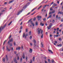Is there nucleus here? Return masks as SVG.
Segmentation results:
<instances>
[{
	"instance_id": "55",
	"label": "nucleus",
	"mask_w": 63,
	"mask_h": 63,
	"mask_svg": "<svg viewBox=\"0 0 63 63\" xmlns=\"http://www.w3.org/2000/svg\"><path fill=\"white\" fill-rule=\"evenodd\" d=\"M21 29H22V26H21L20 28Z\"/></svg>"
},
{
	"instance_id": "6",
	"label": "nucleus",
	"mask_w": 63,
	"mask_h": 63,
	"mask_svg": "<svg viewBox=\"0 0 63 63\" xmlns=\"http://www.w3.org/2000/svg\"><path fill=\"white\" fill-rule=\"evenodd\" d=\"M23 11V9H22L21 11L19 12L18 13V14H17V15H19L20 13H21V12Z\"/></svg>"
},
{
	"instance_id": "1",
	"label": "nucleus",
	"mask_w": 63,
	"mask_h": 63,
	"mask_svg": "<svg viewBox=\"0 0 63 63\" xmlns=\"http://www.w3.org/2000/svg\"><path fill=\"white\" fill-rule=\"evenodd\" d=\"M28 35V34L27 33L25 35V33H23V38H24L25 37V38L26 39V37Z\"/></svg>"
},
{
	"instance_id": "33",
	"label": "nucleus",
	"mask_w": 63,
	"mask_h": 63,
	"mask_svg": "<svg viewBox=\"0 0 63 63\" xmlns=\"http://www.w3.org/2000/svg\"><path fill=\"white\" fill-rule=\"evenodd\" d=\"M35 13H36V12H35V11L33 12V13L32 14V15H34V14H35Z\"/></svg>"
},
{
	"instance_id": "39",
	"label": "nucleus",
	"mask_w": 63,
	"mask_h": 63,
	"mask_svg": "<svg viewBox=\"0 0 63 63\" xmlns=\"http://www.w3.org/2000/svg\"><path fill=\"white\" fill-rule=\"evenodd\" d=\"M7 40H5V41L4 42V43H3V45H4L5 44V42H6V41H7Z\"/></svg>"
},
{
	"instance_id": "27",
	"label": "nucleus",
	"mask_w": 63,
	"mask_h": 63,
	"mask_svg": "<svg viewBox=\"0 0 63 63\" xmlns=\"http://www.w3.org/2000/svg\"><path fill=\"white\" fill-rule=\"evenodd\" d=\"M42 6L41 5L39 8H38L37 10H39V9H40V8H41V7H42Z\"/></svg>"
},
{
	"instance_id": "60",
	"label": "nucleus",
	"mask_w": 63,
	"mask_h": 63,
	"mask_svg": "<svg viewBox=\"0 0 63 63\" xmlns=\"http://www.w3.org/2000/svg\"><path fill=\"white\" fill-rule=\"evenodd\" d=\"M47 14L45 16V17H47Z\"/></svg>"
},
{
	"instance_id": "32",
	"label": "nucleus",
	"mask_w": 63,
	"mask_h": 63,
	"mask_svg": "<svg viewBox=\"0 0 63 63\" xmlns=\"http://www.w3.org/2000/svg\"><path fill=\"white\" fill-rule=\"evenodd\" d=\"M12 22H11L8 25H10V24H11V23H12Z\"/></svg>"
},
{
	"instance_id": "61",
	"label": "nucleus",
	"mask_w": 63,
	"mask_h": 63,
	"mask_svg": "<svg viewBox=\"0 0 63 63\" xmlns=\"http://www.w3.org/2000/svg\"><path fill=\"white\" fill-rule=\"evenodd\" d=\"M58 18V15H57L56 16V18Z\"/></svg>"
},
{
	"instance_id": "62",
	"label": "nucleus",
	"mask_w": 63,
	"mask_h": 63,
	"mask_svg": "<svg viewBox=\"0 0 63 63\" xmlns=\"http://www.w3.org/2000/svg\"><path fill=\"white\" fill-rule=\"evenodd\" d=\"M59 40L60 41H61V38H60L59 39Z\"/></svg>"
},
{
	"instance_id": "14",
	"label": "nucleus",
	"mask_w": 63,
	"mask_h": 63,
	"mask_svg": "<svg viewBox=\"0 0 63 63\" xmlns=\"http://www.w3.org/2000/svg\"><path fill=\"white\" fill-rule=\"evenodd\" d=\"M20 49V48L19 47H18L16 48V50H19Z\"/></svg>"
},
{
	"instance_id": "31",
	"label": "nucleus",
	"mask_w": 63,
	"mask_h": 63,
	"mask_svg": "<svg viewBox=\"0 0 63 63\" xmlns=\"http://www.w3.org/2000/svg\"><path fill=\"white\" fill-rule=\"evenodd\" d=\"M35 57H33V61H34L35 60Z\"/></svg>"
},
{
	"instance_id": "11",
	"label": "nucleus",
	"mask_w": 63,
	"mask_h": 63,
	"mask_svg": "<svg viewBox=\"0 0 63 63\" xmlns=\"http://www.w3.org/2000/svg\"><path fill=\"white\" fill-rule=\"evenodd\" d=\"M40 31H42V29H40V30H39L38 31V34L40 33H41V32H40Z\"/></svg>"
},
{
	"instance_id": "2",
	"label": "nucleus",
	"mask_w": 63,
	"mask_h": 63,
	"mask_svg": "<svg viewBox=\"0 0 63 63\" xmlns=\"http://www.w3.org/2000/svg\"><path fill=\"white\" fill-rule=\"evenodd\" d=\"M6 26V25H5L3 27H1L0 28V33H1V31H2V30H3V29L4 28H5V26Z\"/></svg>"
},
{
	"instance_id": "51",
	"label": "nucleus",
	"mask_w": 63,
	"mask_h": 63,
	"mask_svg": "<svg viewBox=\"0 0 63 63\" xmlns=\"http://www.w3.org/2000/svg\"><path fill=\"white\" fill-rule=\"evenodd\" d=\"M4 48H5V47H3L2 48V49H3V50H4Z\"/></svg>"
},
{
	"instance_id": "24",
	"label": "nucleus",
	"mask_w": 63,
	"mask_h": 63,
	"mask_svg": "<svg viewBox=\"0 0 63 63\" xmlns=\"http://www.w3.org/2000/svg\"><path fill=\"white\" fill-rule=\"evenodd\" d=\"M13 1H14V0H12L11 1H10L9 2V3H12V2H13Z\"/></svg>"
},
{
	"instance_id": "8",
	"label": "nucleus",
	"mask_w": 63,
	"mask_h": 63,
	"mask_svg": "<svg viewBox=\"0 0 63 63\" xmlns=\"http://www.w3.org/2000/svg\"><path fill=\"white\" fill-rule=\"evenodd\" d=\"M6 50L8 51H10V50L8 48V46H6Z\"/></svg>"
},
{
	"instance_id": "23",
	"label": "nucleus",
	"mask_w": 63,
	"mask_h": 63,
	"mask_svg": "<svg viewBox=\"0 0 63 63\" xmlns=\"http://www.w3.org/2000/svg\"><path fill=\"white\" fill-rule=\"evenodd\" d=\"M63 13H62V12H59L58 13V14H62Z\"/></svg>"
},
{
	"instance_id": "16",
	"label": "nucleus",
	"mask_w": 63,
	"mask_h": 63,
	"mask_svg": "<svg viewBox=\"0 0 63 63\" xmlns=\"http://www.w3.org/2000/svg\"><path fill=\"white\" fill-rule=\"evenodd\" d=\"M33 42L34 44H35L36 43V40H33Z\"/></svg>"
},
{
	"instance_id": "53",
	"label": "nucleus",
	"mask_w": 63,
	"mask_h": 63,
	"mask_svg": "<svg viewBox=\"0 0 63 63\" xmlns=\"http://www.w3.org/2000/svg\"><path fill=\"white\" fill-rule=\"evenodd\" d=\"M59 28H57V31H59Z\"/></svg>"
},
{
	"instance_id": "44",
	"label": "nucleus",
	"mask_w": 63,
	"mask_h": 63,
	"mask_svg": "<svg viewBox=\"0 0 63 63\" xmlns=\"http://www.w3.org/2000/svg\"><path fill=\"white\" fill-rule=\"evenodd\" d=\"M19 57H17V60H19Z\"/></svg>"
},
{
	"instance_id": "43",
	"label": "nucleus",
	"mask_w": 63,
	"mask_h": 63,
	"mask_svg": "<svg viewBox=\"0 0 63 63\" xmlns=\"http://www.w3.org/2000/svg\"><path fill=\"white\" fill-rule=\"evenodd\" d=\"M43 32V31L42 30H41V34H42H42H43L42 33Z\"/></svg>"
},
{
	"instance_id": "49",
	"label": "nucleus",
	"mask_w": 63,
	"mask_h": 63,
	"mask_svg": "<svg viewBox=\"0 0 63 63\" xmlns=\"http://www.w3.org/2000/svg\"><path fill=\"white\" fill-rule=\"evenodd\" d=\"M26 61H27V57H26Z\"/></svg>"
},
{
	"instance_id": "50",
	"label": "nucleus",
	"mask_w": 63,
	"mask_h": 63,
	"mask_svg": "<svg viewBox=\"0 0 63 63\" xmlns=\"http://www.w3.org/2000/svg\"><path fill=\"white\" fill-rule=\"evenodd\" d=\"M34 47H36V44H34Z\"/></svg>"
},
{
	"instance_id": "20",
	"label": "nucleus",
	"mask_w": 63,
	"mask_h": 63,
	"mask_svg": "<svg viewBox=\"0 0 63 63\" xmlns=\"http://www.w3.org/2000/svg\"><path fill=\"white\" fill-rule=\"evenodd\" d=\"M32 19H30V20L28 22V23H29V22L31 21V20H32Z\"/></svg>"
},
{
	"instance_id": "29",
	"label": "nucleus",
	"mask_w": 63,
	"mask_h": 63,
	"mask_svg": "<svg viewBox=\"0 0 63 63\" xmlns=\"http://www.w3.org/2000/svg\"><path fill=\"white\" fill-rule=\"evenodd\" d=\"M41 46H41V47H43V43H41Z\"/></svg>"
},
{
	"instance_id": "7",
	"label": "nucleus",
	"mask_w": 63,
	"mask_h": 63,
	"mask_svg": "<svg viewBox=\"0 0 63 63\" xmlns=\"http://www.w3.org/2000/svg\"><path fill=\"white\" fill-rule=\"evenodd\" d=\"M37 18L38 19V20H39L41 18V16H38L37 17Z\"/></svg>"
},
{
	"instance_id": "19",
	"label": "nucleus",
	"mask_w": 63,
	"mask_h": 63,
	"mask_svg": "<svg viewBox=\"0 0 63 63\" xmlns=\"http://www.w3.org/2000/svg\"><path fill=\"white\" fill-rule=\"evenodd\" d=\"M27 6H28V5H25V6L24 7H23V8H26V7H27Z\"/></svg>"
},
{
	"instance_id": "17",
	"label": "nucleus",
	"mask_w": 63,
	"mask_h": 63,
	"mask_svg": "<svg viewBox=\"0 0 63 63\" xmlns=\"http://www.w3.org/2000/svg\"><path fill=\"white\" fill-rule=\"evenodd\" d=\"M22 57L23 59H24V58H25V56L24 55V54H23V55L22 56Z\"/></svg>"
},
{
	"instance_id": "41",
	"label": "nucleus",
	"mask_w": 63,
	"mask_h": 63,
	"mask_svg": "<svg viewBox=\"0 0 63 63\" xmlns=\"http://www.w3.org/2000/svg\"><path fill=\"white\" fill-rule=\"evenodd\" d=\"M21 49H23V46H22L21 48Z\"/></svg>"
},
{
	"instance_id": "36",
	"label": "nucleus",
	"mask_w": 63,
	"mask_h": 63,
	"mask_svg": "<svg viewBox=\"0 0 63 63\" xmlns=\"http://www.w3.org/2000/svg\"><path fill=\"white\" fill-rule=\"evenodd\" d=\"M52 10H53V9L52 8V7L50 9V11H51V10L52 11Z\"/></svg>"
},
{
	"instance_id": "48",
	"label": "nucleus",
	"mask_w": 63,
	"mask_h": 63,
	"mask_svg": "<svg viewBox=\"0 0 63 63\" xmlns=\"http://www.w3.org/2000/svg\"><path fill=\"white\" fill-rule=\"evenodd\" d=\"M43 20L44 21H46V18H45L43 19Z\"/></svg>"
},
{
	"instance_id": "37",
	"label": "nucleus",
	"mask_w": 63,
	"mask_h": 63,
	"mask_svg": "<svg viewBox=\"0 0 63 63\" xmlns=\"http://www.w3.org/2000/svg\"><path fill=\"white\" fill-rule=\"evenodd\" d=\"M52 63H54V61L53 60H52Z\"/></svg>"
},
{
	"instance_id": "54",
	"label": "nucleus",
	"mask_w": 63,
	"mask_h": 63,
	"mask_svg": "<svg viewBox=\"0 0 63 63\" xmlns=\"http://www.w3.org/2000/svg\"><path fill=\"white\" fill-rule=\"evenodd\" d=\"M7 3H8L7 2H5L4 3V4H7Z\"/></svg>"
},
{
	"instance_id": "25",
	"label": "nucleus",
	"mask_w": 63,
	"mask_h": 63,
	"mask_svg": "<svg viewBox=\"0 0 63 63\" xmlns=\"http://www.w3.org/2000/svg\"><path fill=\"white\" fill-rule=\"evenodd\" d=\"M43 35H44V34H42L41 36V38L42 39H43Z\"/></svg>"
},
{
	"instance_id": "10",
	"label": "nucleus",
	"mask_w": 63,
	"mask_h": 63,
	"mask_svg": "<svg viewBox=\"0 0 63 63\" xmlns=\"http://www.w3.org/2000/svg\"><path fill=\"white\" fill-rule=\"evenodd\" d=\"M40 25L41 26H43L44 25V24H42V23H40Z\"/></svg>"
},
{
	"instance_id": "52",
	"label": "nucleus",
	"mask_w": 63,
	"mask_h": 63,
	"mask_svg": "<svg viewBox=\"0 0 63 63\" xmlns=\"http://www.w3.org/2000/svg\"><path fill=\"white\" fill-rule=\"evenodd\" d=\"M30 63H32V60H31V62Z\"/></svg>"
},
{
	"instance_id": "13",
	"label": "nucleus",
	"mask_w": 63,
	"mask_h": 63,
	"mask_svg": "<svg viewBox=\"0 0 63 63\" xmlns=\"http://www.w3.org/2000/svg\"><path fill=\"white\" fill-rule=\"evenodd\" d=\"M52 16V15H50L49 16V17L47 18V19H48L49 18H51Z\"/></svg>"
},
{
	"instance_id": "4",
	"label": "nucleus",
	"mask_w": 63,
	"mask_h": 63,
	"mask_svg": "<svg viewBox=\"0 0 63 63\" xmlns=\"http://www.w3.org/2000/svg\"><path fill=\"white\" fill-rule=\"evenodd\" d=\"M51 25L49 26V27H47V28L48 29H50V28H51V26H52V24L51 23L50 24Z\"/></svg>"
},
{
	"instance_id": "42",
	"label": "nucleus",
	"mask_w": 63,
	"mask_h": 63,
	"mask_svg": "<svg viewBox=\"0 0 63 63\" xmlns=\"http://www.w3.org/2000/svg\"><path fill=\"white\" fill-rule=\"evenodd\" d=\"M31 32H29V35H31Z\"/></svg>"
},
{
	"instance_id": "28",
	"label": "nucleus",
	"mask_w": 63,
	"mask_h": 63,
	"mask_svg": "<svg viewBox=\"0 0 63 63\" xmlns=\"http://www.w3.org/2000/svg\"><path fill=\"white\" fill-rule=\"evenodd\" d=\"M11 50H12V51H14V49H13V48L12 47V48H11Z\"/></svg>"
},
{
	"instance_id": "47",
	"label": "nucleus",
	"mask_w": 63,
	"mask_h": 63,
	"mask_svg": "<svg viewBox=\"0 0 63 63\" xmlns=\"http://www.w3.org/2000/svg\"><path fill=\"white\" fill-rule=\"evenodd\" d=\"M30 39H32V36H31L30 37Z\"/></svg>"
},
{
	"instance_id": "58",
	"label": "nucleus",
	"mask_w": 63,
	"mask_h": 63,
	"mask_svg": "<svg viewBox=\"0 0 63 63\" xmlns=\"http://www.w3.org/2000/svg\"><path fill=\"white\" fill-rule=\"evenodd\" d=\"M54 42H55L56 44H57V42L56 41H54Z\"/></svg>"
},
{
	"instance_id": "18",
	"label": "nucleus",
	"mask_w": 63,
	"mask_h": 63,
	"mask_svg": "<svg viewBox=\"0 0 63 63\" xmlns=\"http://www.w3.org/2000/svg\"><path fill=\"white\" fill-rule=\"evenodd\" d=\"M57 6V4L56 5L54 3L53 4V7H54V6Z\"/></svg>"
},
{
	"instance_id": "9",
	"label": "nucleus",
	"mask_w": 63,
	"mask_h": 63,
	"mask_svg": "<svg viewBox=\"0 0 63 63\" xmlns=\"http://www.w3.org/2000/svg\"><path fill=\"white\" fill-rule=\"evenodd\" d=\"M29 52L30 53H32V49H30L29 51Z\"/></svg>"
},
{
	"instance_id": "38",
	"label": "nucleus",
	"mask_w": 63,
	"mask_h": 63,
	"mask_svg": "<svg viewBox=\"0 0 63 63\" xmlns=\"http://www.w3.org/2000/svg\"><path fill=\"white\" fill-rule=\"evenodd\" d=\"M47 6V5L44 6L43 7V8L44 9V8H45V7H46Z\"/></svg>"
},
{
	"instance_id": "40",
	"label": "nucleus",
	"mask_w": 63,
	"mask_h": 63,
	"mask_svg": "<svg viewBox=\"0 0 63 63\" xmlns=\"http://www.w3.org/2000/svg\"><path fill=\"white\" fill-rule=\"evenodd\" d=\"M52 13H52V12H50L49 13V15H50L51 14H52Z\"/></svg>"
},
{
	"instance_id": "21",
	"label": "nucleus",
	"mask_w": 63,
	"mask_h": 63,
	"mask_svg": "<svg viewBox=\"0 0 63 63\" xmlns=\"http://www.w3.org/2000/svg\"><path fill=\"white\" fill-rule=\"evenodd\" d=\"M14 62H15L16 63H17V62L16 61V59H14Z\"/></svg>"
},
{
	"instance_id": "15",
	"label": "nucleus",
	"mask_w": 63,
	"mask_h": 63,
	"mask_svg": "<svg viewBox=\"0 0 63 63\" xmlns=\"http://www.w3.org/2000/svg\"><path fill=\"white\" fill-rule=\"evenodd\" d=\"M3 62H5V59L4 58H2Z\"/></svg>"
},
{
	"instance_id": "63",
	"label": "nucleus",
	"mask_w": 63,
	"mask_h": 63,
	"mask_svg": "<svg viewBox=\"0 0 63 63\" xmlns=\"http://www.w3.org/2000/svg\"><path fill=\"white\" fill-rule=\"evenodd\" d=\"M14 46H16V43L15 42L14 43Z\"/></svg>"
},
{
	"instance_id": "57",
	"label": "nucleus",
	"mask_w": 63,
	"mask_h": 63,
	"mask_svg": "<svg viewBox=\"0 0 63 63\" xmlns=\"http://www.w3.org/2000/svg\"><path fill=\"white\" fill-rule=\"evenodd\" d=\"M61 21H62V22H63V19H61Z\"/></svg>"
},
{
	"instance_id": "46",
	"label": "nucleus",
	"mask_w": 63,
	"mask_h": 63,
	"mask_svg": "<svg viewBox=\"0 0 63 63\" xmlns=\"http://www.w3.org/2000/svg\"><path fill=\"white\" fill-rule=\"evenodd\" d=\"M53 13H55V10H53V11L52 12Z\"/></svg>"
},
{
	"instance_id": "30",
	"label": "nucleus",
	"mask_w": 63,
	"mask_h": 63,
	"mask_svg": "<svg viewBox=\"0 0 63 63\" xmlns=\"http://www.w3.org/2000/svg\"><path fill=\"white\" fill-rule=\"evenodd\" d=\"M36 17H35L33 19V21H35V20H36Z\"/></svg>"
},
{
	"instance_id": "3",
	"label": "nucleus",
	"mask_w": 63,
	"mask_h": 63,
	"mask_svg": "<svg viewBox=\"0 0 63 63\" xmlns=\"http://www.w3.org/2000/svg\"><path fill=\"white\" fill-rule=\"evenodd\" d=\"M13 38H12L11 39H10L9 40V41H8V44H10V42H13Z\"/></svg>"
},
{
	"instance_id": "64",
	"label": "nucleus",
	"mask_w": 63,
	"mask_h": 63,
	"mask_svg": "<svg viewBox=\"0 0 63 63\" xmlns=\"http://www.w3.org/2000/svg\"><path fill=\"white\" fill-rule=\"evenodd\" d=\"M49 62H50V60L49 59L48 60Z\"/></svg>"
},
{
	"instance_id": "35",
	"label": "nucleus",
	"mask_w": 63,
	"mask_h": 63,
	"mask_svg": "<svg viewBox=\"0 0 63 63\" xmlns=\"http://www.w3.org/2000/svg\"><path fill=\"white\" fill-rule=\"evenodd\" d=\"M26 32H28V29H26Z\"/></svg>"
},
{
	"instance_id": "34",
	"label": "nucleus",
	"mask_w": 63,
	"mask_h": 63,
	"mask_svg": "<svg viewBox=\"0 0 63 63\" xmlns=\"http://www.w3.org/2000/svg\"><path fill=\"white\" fill-rule=\"evenodd\" d=\"M30 46H32V43H30Z\"/></svg>"
},
{
	"instance_id": "59",
	"label": "nucleus",
	"mask_w": 63,
	"mask_h": 63,
	"mask_svg": "<svg viewBox=\"0 0 63 63\" xmlns=\"http://www.w3.org/2000/svg\"><path fill=\"white\" fill-rule=\"evenodd\" d=\"M53 17H55V14H54V15H53Z\"/></svg>"
},
{
	"instance_id": "12",
	"label": "nucleus",
	"mask_w": 63,
	"mask_h": 63,
	"mask_svg": "<svg viewBox=\"0 0 63 63\" xmlns=\"http://www.w3.org/2000/svg\"><path fill=\"white\" fill-rule=\"evenodd\" d=\"M50 52H51V53H53V52L52 51V50H48Z\"/></svg>"
},
{
	"instance_id": "5",
	"label": "nucleus",
	"mask_w": 63,
	"mask_h": 63,
	"mask_svg": "<svg viewBox=\"0 0 63 63\" xmlns=\"http://www.w3.org/2000/svg\"><path fill=\"white\" fill-rule=\"evenodd\" d=\"M31 25H32V26L33 27H34V26H35V24H34V23L32 22V21H31Z\"/></svg>"
},
{
	"instance_id": "26",
	"label": "nucleus",
	"mask_w": 63,
	"mask_h": 63,
	"mask_svg": "<svg viewBox=\"0 0 63 63\" xmlns=\"http://www.w3.org/2000/svg\"><path fill=\"white\" fill-rule=\"evenodd\" d=\"M36 9V8H35L33 9H32L31 11V12H33V11H34V10H35V9Z\"/></svg>"
},
{
	"instance_id": "45",
	"label": "nucleus",
	"mask_w": 63,
	"mask_h": 63,
	"mask_svg": "<svg viewBox=\"0 0 63 63\" xmlns=\"http://www.w3.org/2000/svg\"><path fill=\"white\" fill-rule=\"evenodd\" d=\"M22 58H21L20 59V61L21 62L22 61Z\"/></svg>"
},
{
	"instance_id": "56",
	"label": "nucleus",
	"mask_w": 63,
	"mask_h": 63,
	"mask_svg": "<svg viewBox=\"0 0 63 63\" xmlns=\"http://www.w3.org/2000/svg\"><path fill=\"white\" fill-rule=\"evenodd\" d=\"M23 22H21V23H20V25H22V23H23Z\"/></svg>"
},
{
	"instance_id": "22",
	"label": "nucleus",
	"mask_w": 63,
	"mask_h": 63,
	"mask_svg": "<svg viewBox=\"0 0 63 63\" xmlns=\"http://www.w3.org/2000/svg\"><path fill=\"white\" fill-rule=\"evenodd\" d=\"M35 25L36 26H37L38 25V22H36L35 23Z\"/></svg>"
}]
</instances>
